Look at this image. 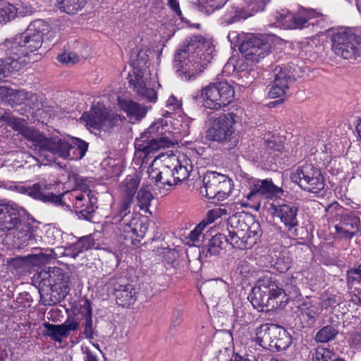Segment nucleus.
<instances>
[{
	"instance_id": "c03bdc74",
	"label": "nucleus",
	"mask_w": 361,
	"mask_h": 361,
	"mask_svg": "<svg viewBox=\"0 0 361 361\" xmlns=\"http://www.w3.org/2000/svg\"><path fill=\"white\" fill-rule=\"evenodd\" d=\"M207 226L205 221H202L195 228L192 230L189 235V238L193 243H200L204 241L205 234L203 231Z\"/></svg>"
},
{
	"instance_id": "6ab92c4d",
	"label": "nucleus",
	"mask_w": 361,
	"mask_h": 361,
	"mask_svg": "<svg viewBox=\"0 0 361 361\" xmlns=\"http://www.w3.org/2000/svg\"><path fill=\"white\" fill-rule=\"evenodd\" d=\"M80 319L68 317L61 324H53L49 322L43 323L44 328L43 334L51 338L54 341L61 343L64 338L69 336L71 331H76L80 326Z\"/></svg>"
},
{
	"instance_id": "a18cd8bd",
	"label": "nucleus",
	"mask_w": 361,
	"mask_h": 361,
	"mask_svg": "<svg viewBox=\"0 0 361 361\" xmlns=\"http://www.w3.org/2000/svg\"><path fill=\"white\" fill-rule=\"evenodd\" d=\"M226 214L227 210L226 209L216 207L209 210L207 213L206 218L203 221H205L207 226L208 224L213 223L216 219Z\"/></svg>"
},
{
	"instance_id": "b1692460",
	"label": "nucleus",
	"mask_w": 361,
	"mask_h": 361,
	"mask_svg": "<svg viewBox=\"0 0 361 361\" xmlns=\"http://www.w3.org/2000/svg\"><path fill=\"white\" fill-rule=\"evenodd\" d=\"M130 84L133 86L134 90L142 99L150 102H155L157 93L154 89L149 85L148 78L140 73H137L135 79H130Z\"/></svg>"
},
{
	"instance_id": "052dcab7",
	"label": "nucleus",
	"mask_w": 361,
	"mask_h": 361,
	"mask_svg": "<svg viewBox=\"0 0 361 361\" xmlns=\"http://www.w3.org/2000/svg\"><path fill=\"white\" fill-rule=\"evenodd\" d=\"M167 105L171 106L173 109H178L180 106L178 100L173 95L169 97L167 101Z\"/></svg>"
},
{
	"instance_id": "cd10ccee",
	"label": "nucleus",
	"mask_w": 361,
	"mask_h": 361,
	"mask_svg": "<svg viewBox=\"0 0 361 361\" xmlns=\"http://www.w3.org/2000/svg\"><path fill=\"white\" fill-rule=\"evenodd\" d=\"M68 158L72 160H80L83 158L88 149L89 144L78 137L68 138Z\"/></svg>"
},
{
	"instance_id": "f704fd0d",
	"label": "nucleus",
	"mask_w": 361,
	"mask_h": 361,
	"mask_svg": "<svg viewBox=\"0 0 361 361\" xmlns=\"http://www.w3.org/2000/svg\"><path fill=\"white\" fill-rule=\"evenodd\" d=\"M140 182L133 177H128L123 182V200L133 202L134 195L137 190Z\"/></svg>"
},
{
	"instance_id": "c85d7f7f",
	"label": "nucleus",
	"mask_w": 361,
	"mask_h": 361,
	"mask_svg": "<svg viewBox=\"0 0 361 361\" xmlns=\"http://www.w3.org/2000/svg\"><path fill=\"white\" fill-rule=\"evenodd\" d=\"M224 240H226V235L215 234L209 240L207 245L202 246V254L206 257L219 255L222 250Z\"/></svg>"
},
{
	"instance_id": "0eeeda50",
	"label": "nucleus",
	"mask_w": 361,
	"mask_h": 361,
	"mask_svg": "<svg viewBox=\"0 0 361 361\" xmlns=\"http://www.w3.org/2000/svg\"><path fill=\"white\" fill-rule=\"evenodd\" d=\"M27 146L37 154L49 152L51 154L63 159L68 158V138L59 136L47 137L38 130H25Z\"/></svg>"
},
{
	"instance_id": "69168bd1",
	"label": "nucleus",
	"mask_w": 361,
	"mask_h": 361,
	"mask_svg": "<svg viewBox=\"0 0 361 361\" xmlns=\"http://www.w3.org/2000/svg\"><path fill=\"white\" fill-rule=\"evenodd\" d=\"M182 129H180V133H182L184 135H186L189 133V126L188 123H185L184 125L181 126Z\"/></svg>"
},
{
	"instance_id": "ddd939ff",
	"label": "nucleus",
	"mask_w": 361,
	"mask_h": 361,
	"mask_svg": "<svg viewBox=\"0 0 361 361\" xmlns=\"http://www.w3.org/2000/svg\"><path fill=\"white\" fill-rule=\"evenodd\" d=\"M291 180L308 192L319 194L324 190V180L321 171L312 164L298 166L290 176Z\"/></svg>"
},
{
	"instance_id": "ea45409f",
	"label": "nucleus",
	"mask_w": 361,
	"mask_h": 361,
	"mask_svg": "<svg viewBox=\"0 0 361 361\" xmlns=\"http://www.w3.org/2000/svg\"><path fill=\"white\" fill-rule=\"evenodd\" d=\"M90 248V241L85 238H80L76 243L71 244L66 250L67 255L76 257L80 253Z\"/></svg>"
},
{
	"instance_id": "dca6fc26",
	"label": "nucleus",
	"mask_w": 361,
	"mask_h": 361,
	"mask_svg": "<svg viewBox=\"0 0 361 361\" xmlns=\"http://www.w3.org/2000/svg\"><path fill=\"white\" fill-rule=\"evenodd\" d=\"M88 129L91 131L109 130L112 128L118 121L117 116L110 114L105 106L101 104L93 106L89 112L82 116Z\"/></svg>"
},
{
	"instance_id": "2eb2a0df",
	"label": "nucleus",
	"mask_w": 361,
	"mask_h": 361,
	"mask_svg": "<svg viewBox=\"0 0 361 361\" xmlns=\"http://www.w3.org/2000/svg\"><path fill=\"white\" fill-rule=\"evenodd\" d=\"M205 195L209 199L223 201L231 194L233 180L225 175L214 171H207L203 177Z\"/></svg>"
},
{
	"instance_id": "9d476101",
	"label": "nucleus",
	"mask_w": 361,
	"mask_h": 361,
	"mask_svg": "<svg viewBox=\"0 0 361 361\" xmlns=\"http://www.w3.org/2000/svg\"><path fill=\"white\" fill-rule=\"evenodd\" d=\"M164 161L161 187L177 185L186 180L192 170L191 161L183 154L169 156Z\"/></svg>"
},
{
	"instance_id": "f257e3e1",
	"label": "nucleus",
	"mask_w": 361,
	"mask_h": 361,
	"mask_svg": "<svg viewBox=\"0 0 361 361\" xmlns=\"http://www.w3.org/2000/svg\"><path fill=\"white\" fill-rule=\"evenodd\" d=\"M47 24L42 20H37L30 24L27 30L12 39H7L0 45L5 54H10L6 63L8 70L19 71L27 63L23 57L39 49L43 42L44 32Z\"/></svg>"
},
{
	"instance_id": "a19ab883",
	"label": "nucleus",
	"mask_w": 361,
	"mask_h": 361,
	"mask_svg": "<svg viewBox=\"0 0 361 361\" xmlns=\"http://www.w3.org/2000/svg\"><path fill=\"white\" fill-rule=\"evenodd\" d=\"M153 200L152 193L145 188H141L137 195V206L145 212H149L151 201Z\"/></svg>"
},
{
	"instance_id": "6e6552de",
	"label": "nucleus",
	"mask_w": 361,
	"mask_h": 361,
	"mask_svg": "<svg viewBox=\"0 0 361 361\" xmlns=\"http://www.w3.org/2000/svg\"><path fill=\"white\" fill-rule=\"evenodd\" d=\"M35 228L29 219L26 221L20 219V211L13 204L0 201V231L16 230L18 238L25 243L32 239Z\"/></svg>"
},
{
	"instance_id": "f3484780",
	"label": "nucleus",
	"mask_w": 361,
	"mask_h": 361,
	"mask_svg": "<svg viewBox=\"0 0 361 361\" xmlns=\"http://www.w3.org/2000/svg\"><path fill=\"white\" fill-rule=\"evenodd\" d=\"M271 49V44L265 39L250 35L241 42L239 50L247 61L259 62L267 56Z\"/></svg>"
},
{
	"instance_id": "864d4df0",
	"label": "nucleus",
	"mask_w": 361,
	"mask_h": 361,
	"mask_svg": "<svg viewBox=\"0 0 361 361\" xmlns=\"http://www.w3.org/2000/svg\"><path fill=\"white\" fill-rule=\"evenodd\" d=\"M167 4L171 11L178 16L179 18L184 21V18L183 17L182 11L180 8L179 2L178 0H167Z\"/></svg>"
},
{
	"instance_id": "13d9d810",
	"label": "nucleus",
	"mask_w": 361,
	"mask_h": 361,
	"mask_svg": "<svg viewBox=\"0 0 361 361\" xmlns=\"http://www.w3.org/2000/svg\"><path fill=\"white\" fill-rule=\"evenodd\" d=\"M347 281L348 283L353 284L354 282H361V275H358L353 269H350L347 271Z\"/></svg>"
},
{
	"instance_id": "5701e85b",
	"label": "nucleus",
	"mask_w": 361,
	"mask_h": 361,
	"mask_svg": "<svg viewBox=\"0 0 361 361\" xmlns=\"http://www.w3.org/2000/svg\"><path fill=\"white\" fill-rule=\"evenodd\" d=\"M273 85L269 90V95L271 98H276L283 96L289 88L291 76L286 68L276 66L271 73Z\"/></svg>"
},
{
	"instance_id": "4468645a",
	"label": "nucleus",
	"mask_w": 361,
	"mask_h": 361,
	"mask_svg": "<svg viewBox=\"0 0 361 361\" xmlns=\"http://www.w3.org/2000/svg\"><path fill=\"white\" fill-rule=\"evenodd\" d=\"M201 96L206 108L219 109L233 101L234 90L227 82L221 81L203 88Z\"/></svg>"
},
{
	"instance_id": "2f4dec72",
	"label": "nucleus",
	"mask_w": 361,
	"mask_h": 361,
	"mask_svg": "<svg viewBox=\"0 0 361 361\" xmlns=\"http://www.w3.org/2000/svg\"><path fill=\"white\" fill-rule=\"evenodd\" d=\"M338 334V329L335 325H326L319 329L314 336L317 343H328L334 340Z\"/></svg>"
},
{
	"instance_id": "680f3d73",
	"label": "nucleus",
	"mask_w": 361,
	"mask_h": 361,
	"mask_svg": "<svg viewBox=\"0 0 361 361\" xmlns=\"http://www.w3.org/2000/svg\"><path fill=\"white\" fill-rule=\"evenodd\" d=\"M8 357L6 348L0 347V361H4Z\"/></svg>"
},
{
	"instance_id": "a878e982",
	"label": "nucleus",
	"mask_w": 361,
	"mask_h": 361,
	"mask_svg": "<svg viewBox=\"0 0 361 361\" xmlns=\"http://www.w3.org/2000/svg\"><path fill=\"white\" fill-rule=\"evenodd\" d=\"M260 236L247 234V233H240L233 231H228L226 235V241L233 247L240 250L251 248L256 244Z\"/></svg>"
},
{
	"instance_id": "09e8293b",
	"label": "nucleus",
	"mask_w": 361,
	"mask_h": 361,
	"mask_svg": "<svg viewBox=\"0 0 361 361\" xmlns=\"http://www.w3.org/2000/svg\"><path fill=\"white\" fill-rule=\"evenodd\" d=\"M148 58L149 56L147 55L146 51H140L133 61V65L138 71H142L148 67Z\"/></svg>"
},
{
	"instance_id": "412c9836",
	"label": "nucleus",
	"mask_w": 361,
	"mask_h": 361,
	"mask_svg": "<svg viewBox=\"0 0 361 361\" xmlns=\"http://www.w3.org/2000/svg\"><path fill=\"white\" fill-rule=\"evenodd\" d=\"M327 17L314 10L307 11L298 14H293L288 17V29H302L310 25H317L325 27Z\"/></svg>"
},
{
	"instance_id": "8fccbe9b",
	"label": "nucleus",
	"mask_w": 361,
	"mask_h": 361,
	"mask_svg": "<svg viewBox=\"0 0 361 361\" xmlns=\"http://www.w3.org/2000/svg\"><path fill=\"white\" fill-rule=\"evenodd\" d=\"M322 311V307L317 305H310L305 308L303 312V315L307 316L311 322H314L316 317H317Z\"/></svg>"
},
{
	"instance_id": "f03ea898",
	"label": "nucleus",
	"mask_w": 361,
	"mask_h": 361,
	"mask_svg": "<svg viewBox=\"0 0 361 361\" xmlns=\"http://www.w3.org/2000/svg\"><path fill=\"white\" fill-rule=\"evenodd\" d=\"M212 59L210 53L204 51V44L195 37L191 39L187 46L177 51L173 67L178 78L183 81H189L195 79Z\"/></svg>"
},
{
	"instance_id": "bf43d9fd",
	"label": "nucleus",
	"mask_w": 361,
	"mask_h": 361,
	"mask_svg": "<svg viewBox=\"0 0 361 361\" xmlns=\"http://www.w3.org/2000/svg\"><path fill=\"white\" fill-rule=\"evenodd\" d=\"M342 209V207L336 202H334L329 204L325 209L326 212L333 214L334 212L336 214Z\"/></svg>"
},
{
	"instance_id": "5fc2aeb1",
	"label": "nucleus",
	"mask_w": 361,
	"mask_h": 361,
	"mask_svg": "<svg viewBox=\"0 0 361 361\" xmlns=\"http://www.w3.org/2000/svg\"><path fill=\"white\" fill-rule=\"evenodd\" d=\"M335 230H336V234L341 238L351 239L354 235V233L353 232H350L348 230L345 229L343 226H341L340 225H336Z\"/></svg>"
},
{
	"instance_id": "a211bd4d",
	"label": "nucleus",
	"mask_w": 361,
	"mask_h": 361,
	"mask_svg": "<svg viewBox=\"0 0 361 361\" xmlns=\"http://www.w3.org/2000/svg\"><path fill=\"white\" fill-rule=\"evenodd\" d=\"M227 230L258 236L262 234L259 222L255 220L252 215L246 212H237L231 216L228 219Z\"/></svg>"
},
{
	"instance_id": "7ed1b4c3",
	"label": "nucleus",
	"mask_w": 361,
	"mask_h": 361,
	"mask_svg": "<svg viewBox=\"0 0 361 361\" xmlns=\"http://www.w3.org/2000/svg\"><path fill=\"white\" fill-rule=\"evenodd\" d=\"M51 189V184H48L45 180L35 183L32 185L21 188V192L27 194L33 199L39 200L44 203H50L54 206H67L63 201V197L67 195L69 199L74 202L75 212L81 215L85 219H90L94 212L92 206L87 202L86 195L80 194L78 190H74L71 192L66 191L59 195H55L49 190Z\"/></svg>"
},
{
	"instance_id": "37998d69",
	"label": "nucleus",
	"mask_w": 361,
	"mask_h": 361,
	"mask_svg": "<svg viewBox=\"0 0 361 361\" xmlns=\"http://www.w3.org/2000/svg\"><path fill=\"white\" fill-rule=\"evenodd\" d=\"M228 0H204L200 6L202 13L210 15L221 8Z\"/></svg>"
},
{
	"instance_id": "e433bc0d",
	"label": "nucleus",
	"mask_w": 361,
	"mask_h": 361,
	"mask_svg": "<svg viewBox=\"0 0 361 361\" xmlns=\"http://www.w3.org/2000/svg\"><path fill=\"white\" fill-rule=\"evenodd\" d=\"M341 358L329 348L318 347L312 355V361H336Z\"/></svg>"
},
{
	"instance_id": "e2e57ef3",
	"label": "nucleus",
	"mask_w": 361,
	"mask_h": 361,
	"mask_svg": "<svg viewBox=\"0 0 361 361\" xmlns=\"http://www.w3.org/2000/svg\"><path fill=\"white\" fill-rule=\"evenodd\" d=\"M334 302V300L331 298H327L324 300L322 303V307L327 308L328 306L332 305Z\"/></svg>"
},
{
	"instance_id": "4be33fe9",
	"label": "nucleus",
	"mask_w": 361,
	"mask_h": 361,
	"mask_svg": "<svg viewBox=\"0 0 361 361\" xmlns=\"http://www.w3.org/2000/svg\"><path fill=\"white\" fill-rule=\"evenodd\" d=\"M274 214L279 217L281 221L288 228L291 230L298 226V207L293 202H286L278 205L272 204Z\"/></svg>"
},
{
	"instance_id": "aec40b11",
	"label": "nucleus",
	"mask_w": 361,
	"mask_h": 361,
	"mask_svg": "<svg viewBox=\"0 0 361 361\" xmlns=\"http://www.w3.org/2000/svg\"><path fill=\"white\" fill-rule=\"evenodd\" d=\"M283 192L281 188L275 185L269 179H255L252 181L250 191L245 195L247 200L257 203L259 207V199L272 197Z\"/></svg>"
},
{
	"instance_id": "72a5a7b5",
	"label": "nucleus",
	"mask_w": 361,
	"mask_h": 361,
	"mask_svg": "<svg viewBox=\"0 0 361 361\" xmlns=\"http://www.w3.org/2000/svg\"><path fill=\"white\" fill-rule=\"evenodd\" d=\"M59 8L68 14H74L85 5V0H56Z\"/></svg>"
},
{
	"instance_id": "58836bf2",
	"label": "nucleus",
	"mask_w": 361,
	"mask_h": 361,
	"mask_svg": "<svg viewBox=\"0 0 361 361\" xmlns=\"http://www.w3.org/2000/svg\"><path fill=\"white\" fill-rule=\"evenodd\" d=\"M4 121L8 125L11 126L14 130L20 131L21 134L25 137V130H35L32 128H28L24 126L23 121L20 118L11 116L8 114L5 113L0 116V122Z\"/></svg>"
},
{
	"instance_id": "f8f14e48",
	"label": "nucleus",
	"mask_w": 361,
	"mask_h": 361,
	"mask_svg": "<svg viewBox=\"0 0 361 361\" xmlns=\"http://www.w3.org/2000/svg\"><path fill=\"white\" fill-rule=\"evenodd\" d=\"M332 50L344 59H356L361 54V37L352 29H344L334 34L331 37Z\"/></svg>"
},
{
	"instance_id": "bb28decb",
	"label": "nucleus",
	"mask_w": 361,
	"mask_h": 361,
	"mask_svg": "<svg viewBox=\"0 0 361 361\" xmlns=\"http://www.w3.org/2000/svg\"><path fill=\"white\" fill-rule=\"evenodd\" d=\"M119 108L126 113L127 116L134 121H140L147 112V108L134 101L126 99H118Z\"/></svg>"
},
{
	"instance_id": "0e129e2a",
	"label": "nucleus",
	"mask_w": 361,
	"mask_h": 361,
	"mask_svg": "<svg viewBox=\"0 0 361 361\" xmlns=\"http://www.w3.org/2000/svg\"><path fill=\"white\" fill-rule=\"evenodd\" d=\"M147 227L146 226L140 225V233H137V235H135V238L136 237L143 238L144 235H145V231H147Z\"/></svg>"
},
{
	"instance_id": "423d86ee",
	"label": "nucleus",
	"mask_w": 361,
	"mask_h": 361,
	"mask_svg": "<svg viewBox=\"0 0 361 361\" xmlns=\"http://www.w3.org/2000/svg\"><path fill=\"white\" fill-rule=\"evenodd\" d=\"M169 126L164 119L153 123L136 141V146L145 154H150L161 148L175 144Z\"/></svg>"
},
{
	"instance_id": "7c9ffc66",
	"label": "nucleus",
	"mask_w": 361,
	"mask_h": 361,
	"mask_svg": "<svg viewBox=\"0 0 361 361\" xmlns=\"http://www.w3.org/2000/svg\"><path fill=\"white\" fill-rule=\"evenodd\" d=\"M117 225V228L121 234H123L126 239L129 238L132 241L135 240V235H137V219H124L114 222Z\"/></svg>"
},
{
	"instance_id": "473e14b6",
	"label": "nucleus",
	"mask_w": 361,
	"mask_h": 361,
	"mask_svg": "<svg viewBox=\"0 0 361 361\" xmlns=\"http://www.w3.org/2000/svg\"><path fill=\"white\" fill-rule=\"evenodd\" d=\"M8 101L9 104L12 106L20 105L23 104H26L30 105L28 102L29 99H35L37 97L35 94L29 93L25 90H16L11 91L8 95Z\"/></svg>"
},
{
	"instance_id": "49530a36",
	"label": "nucleus",
	"mask_w": 361,
	"mask_h": 361,
	"mask_svg": "<svg viewBox=\"0 0 361 361\" xmlns=\"http://www.w3.org/2000/svg\"><path fill=\"white\" fill-rule=\"evenodd\" d=\"M59 61L65 64H75L80 60L78 54L75 52L66 51L57 57Z\"/></svg>"
},
{
	"instance_id": "3c124183",
	"label": "nucleus",
	"mask_w": 361,
	"mask_h": 361,
	"mask_svg": "<svg viewBox=\"0 0 361 361\" xmlns=\"http://www.w3.org/2000/svg\"><path fill=\"white\" fill-rule=\"evenodd\" d=\"M292 16L293 13H290L288 10L283 9L276 13V19L279 23H281L285 28H288L289 23L286 22V20L288 21V16Z\"/></svg>"
},
{
	"instance_id": "79ce46f5",
	"label": "nucleus",
	"mask_w": 361,
	"mask_h": 361,
	"mask_svg": "<svg viewBox=\"0 0 361 361\" xmlns=\"http://www.w3.org/2000/svg\"><path fill=\"white\" fill-rule=\"evenodd\" d=\"M132 203L133 202L130 200H126L122 199V202L118 212L114 216L113 219L114 222L123 221L124 219H130L135 218L134 214L130 212V207Z\"/></svg>"
},
{
	"instance_id": "9b49d317",
	"label": "nucleus",
	"mask_w": 361,
	"mask_h": 361,
	"mask_svg": "<svg viewBox=\"0 0 361 361\" xmlns=\"http://www.w3.org/2000/svg\"><path fill=\"white\" fill-rule=\"evenodd\" d=\"M35 283L41 289L48 288L50 291L63 299L69 293V277L59 267H46L34 276Z\"/></svg>"
},
{
	"instance_id": "c756f323",
	"label": "nucleus",
	"mask_w": 361,
	"mask_h": 361,
	"mask_svg": "<svg viewBox=\"0 0 361 361\" xmlns=\"http://www.w3.org/2000/svg\"><path fill=\"white\" fill-rule=\"evenodd\" d=\"M85 312L82 314L85 320L82 324V334L87 339H93L95 334V329L93 327L92 308L90 302L86 300L84 304Z\"/></svg>"
},
{
	"instance_id": "20e7f679",
	"label": "nucleus",
	"mask_w": 361,
	"mask_h": 361,
	"mask_svg": "<svg viewBox=\"0 0 361 361\" xmlns=\"http://www.w3.org/2000/svg\"><path fill=\"white\" fill-rule=\"evenodd\" d=\"M283 294L296 298L300 295V290L293 284H286V288L282 289L275 280L263 276L257 280L247 298L254 308L260 312H267L279 307L282 302L279 299Z\"/></svg>"
},
{
	"instance_id": "de8ad7c7",
	"label": "nucleus",
	"mask_w": 361,
	"mask_h": 361,
	"mask_svg": "<svg viewBox=\"0 0 361 361\" xmlns=\"http://www.w3.org/2000/svg\"><path fill=\"white\" fill-rule=\"evenodd\" d=\"M147 173L149 180L156 185L161 188V178H162V168L161 169L154 168L151 166L148 168Z\"/></svg>"
},
{
	"instance_id": "4c0bfd02",
	"label": "nucleus",
	"mask_w": 361,
	"mask_h": 361,
	"mask_svg": "<svg viewBox=\"0 0 361 361\" xmlns=\"http://www.w3.org/2000/svg\"><path fill=\"white\" fill-rule=\"evenodd\" d=\"M17 8L6 1H0V23H6L13 19L16 15Z\"/></svg>"
},
{
	"instance_id": "1a4fd4ad",
	"label": "nucleus",
	"mask_w": 361,
	"mask_h": 361,
	"mask_svg": "<svg viewBox=\"0 0 361 361\" xmlns=\"http://www.w3.org/2000/svg\"><path fill=\"white\" fill-rule=\"evenodd\" d=\"M257 344L269 350L279 352L287 349L292 343L289 333L283 327L274 324H262L256 329Z\"/></svg>"
},
{
	"instance_id": "39448f33",
	"label": "nucleus",
	"mask_w": 361,
	"mask_h": 361,
	"mask_svg": "<svg viewBox=\"0 0 361 361\" xmlns=\"http://www.w3.org/2000/svg\"><path fill=\"white\" fill-rule=\"evenodd\" d=\"M240 121L237 113L228 112L214 118L207 130V140L222 144L227 149L236 146L238 138L235 133V125Z\"/></svg>"
},
{
	"instance_id": "c9c22d12",
	"label": "nucleus",
	"mask_w": 361,
	"mask_h": 361,
	"mask_svg": "<svg viewBox=\"0 0 361 361\" xmlns=\"http://www.w3.org/2000/svg\"><path fill=\"white\" fill-rule=\"evenodd\" d=\"M252 16V13L247 12L243 9H238L226 13L221 18V24L228 25L240 19H247Z\"/></svg>"
},
{
	"instance_id": "6e6d98bb",
	"label": "nucleus",
	"mask_w": 361,
	"mask_h": 361,
	"mask_svg": "<svg viewBox=\"0 0 361 361\" xmlns=\"http://www.w3.org/2000/svg\"><path fill=\"white\" fill-rule=\"evenodd\" d=\"M81 350L85 355L84 361H98L96 355L89 347L82 345Z\"/></svg>"
},
{
	"instance_id": "4d7b16f0",
	"label": "nucleus",
	"mask_w": 361,
	"mask_h": 361,
	"mask_svg": "<svg viewBox=\"0 0 361 361\" xmlns=\"http://www.w3.org/2000/svg\"><path fill=\"white\" fill-rule=\"evenodd\" d=\"M80 194H85L86 195L87 202L89 203L90 206H92V209L94 212L95 209L97 208V197L95 196L93 192L89 190L88 192H80Z\"/></svg>"
},
{
	"instance_id": "393cba45",
	"label": "nucleus",
	"mask_w": 361,
	"mask_h": 361,
	"mask_svg": "<svg viewBox=\"0 0 361 361\" xmlns=\"http://www.w3.org/2000/svg\"><path fill=\"white\" fill-rule=\"evenodd\" d=\"M114 290L116 302L119 306L127 307L135 300L134 288L126 281L115 282Z\"/></svg>"
},
{
	"instance_id": "603ef678",
	"label": "nucleus",
	"mask_w": 361,
	"mask_h": 361,
	"mask_svg": "<svg viewBox=\"0 0 361 361\" xmlns=\"http://www.w3.org/2000/svg\"><path fill=\"white\" fill-rule=\"evenodd\" d=\"M10 54H6V57L0 59V80L7 76L8 73L13 72L8 70V64L6 62L9 58Z\"/></svg>"
},
{
	"instance_id": "338daca9",
	"label": "nucleus",
	"mask_w": 361,
	"mask_h": 361,
	"mask_svg": "<svg viewBox=\"0 0 361 361\" xmlns=\"http://www.w3.org/2000/svg\"><path fill=\"white\" fill-rule=\"evenodd\" d=\"M355 344L361 348V333L357 334L354 337Z\"/></svg>"
},
{
	"instance_id": "774afa93",
	"label": "nucleus",
	"mask_w": 361,
	"mask_h": 361,
	"mask_svg": "<svg viewBox=\"0 0 361 361\" xmlns=\"http://www.w3.org/2000/svg\"><path fill=\"white\" fill-rule=\"evenodd\" d=\"M276 266H277V269H280V271L281 272H283L286 270H288L290 267V265L288 263H286V264H284V266L283 267H279V261L276 263Z\"/></svg>"
}]
</instances>
